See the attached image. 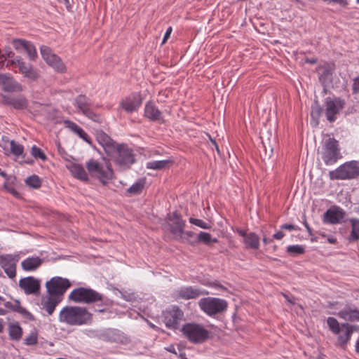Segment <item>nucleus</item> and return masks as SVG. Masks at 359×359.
Masks as SVG:
<instances>
[{"mask_svg": "<svg viewBox=\"0 0 359 359\" xmlns=\"http://www.w3.org/2000/svg\"><path fill=\"white\" fill-rule=\"evenodd\" d=\"M58 319L60 323L79 326L90 323L92 314L85 307L67 306L60 311Z\"/></svg>", "mask_w": 359, "mask_h": 359, "instance_id": "f257e3e1", "label": "nucleus"}, {"mask_svg": "<svg viewBox=\"0 0 359 359\" xmlns=\"http://www.w3.org/2000/svg\"><path fill=\"white\" fill-rule=\"evenodd\" d=\"M327 324L330 330L337 336L336 345L340 348H346L348 344L351 336L357 326L347 323L340 324L338 320L333 317H328Z\"/></svg>", "mask_w": 359, "mask_h": 359, "instance_id": "f03ea898", "label": "nucleus"}, {"mask_svg": "<svg viewBox=\"0 0 359 359\" xmlns=\"http://www.w3.org/2000/svg\"><path fill=\"white\" fill-rule=\"evenodd\" d=\"M88 174L97 178L100 182L106 184L113 178L114 172L109 163H101L95 159H90L86 163Z\"/></svg>", "mask_w": 359, "mask_h": 359, "instance_id": "7ed1b4c3", "label": "nucleus"}, {"mask_svg": "<svg viewBox=\"0 0 359 359\" xmlns=\"http://www.w3.org/2000/svg\"><path fill=\"white\" fill-rule=\"evenodd\" d=\"M69 299L76 303L86 304L103 302V296L97 291L89 287H78L74 289L69 294Z\"/></svg>", "mask_w": 359, "mask_h": 359, "instance_id": "20e7f679", "label": "nucleus"}, {"mask_svg": "<svg viewBox=\"0 0 359 359\" xmlns=\"http://www.w3.org/2000/svg\"><path fill=\"white\" fill-rule=\"evenodd\" d=\"M359 176V161H350L341 164L337 168L329 172L331 180H346L355 179Z\"/></svg>", "mask_w": 359, "mask_h": 359, "instance_id": "39448f33", "label": "nucleus"}, {"mask_svg": "<svg viewBox=\"0 0 359 359\" xmlns=\"http://www.w3.org/2000/svg\"><path fill=\"white\" fill-rule=\"evenodd\" d=\"M183 335L191 343L201 344L209 338L210 332L202 325L189 323L182 328Z\"/></svg>", "mask_w": 359, "mask_h": 359, "instance_id": "423d86ee", "label": "nucleus"}, {"mask_svg": "<svg viewBox=\"0 0 359 359\" xmlns=\"http://www.w3.org/2000/svg\"><path fill=\"white\" fill-rule=\"evenodd\" d=\"M341 157L338 141L331 137L325 140L321 151V158L325 164L333 165Z\"/></svg>", "mask_w": 359, "mask_h": 359, "instance_id": "0eeeda50", "label": "nucleus"}, {"mask_svg": "<svg viewBox=\"0 0 359 359\" xmlns=\"http://www.w3.org/2000/svg\"><path fill=\"white\" fill-rule=\"evenodd\" d=\"M198 306L205 313L212 316L226 310L228 304L222 299L204 297L199 300Z\"/></svg>", "mask_w": 359, "mask_h": 359, "instance_id": "6e6552de", "label": "nucleus"}, {"mask_svg": "<svg viewBox=\"0 0 359 359\" xmlns=\"http://www.w3.org/2000/svg\"><path fill=\"white\" fill-rule=\"evenodd\" d=\"M114 158L115 162L121 167L128 168L134 163L135 158L133 150L126 144H116L113 154H109Z\"/></svg>", "mask_w": 359, "mask_h": 359, "instance_id": "1a4fd4ad", "label": "nucleus"}, {"mask_svg": "<svg viewBox=\"0 0 359 359\" xmlns=\"http://www.w3.org/2000/svg\"><path fill=\"white\" fill-rule=\"evenodd\" d=\"M40 51L43 59L56 72L60 74L67 72V67L61 57L54 53L49 47L42 46L40 48Z\"/></svg>", "mask_w": 359, "mask_h": 359, "instance_id": "9d476101", "label": "nucleus"}, {"mask_svg": "<svg viewBox=\"0 0 359 359\" xmlns=\"http://www.w3.org/2000/svg\"><path fill=\"white\" fill-rule=\"evenodd\" d=\"M46 286L49 295L62 298L65 292L71 287V283L67 278L55 276L48 281Z\"/></svg>", "mask_w": 359, "mask_h": 359, "instance_id": "9b49d317", "label": "nucleus"}, {"mask_svg": "<svg viewBox=\"0 0 359 359\" xmlns=\"http://www.w3.org/2000/svg\"><path fill=\"white\" fill-rule=\"evenodd\" d=\"M20 259L18 255H0V266L8 278L13 279L16 276L17 263Z\"/></svg>", "mask_w": 359, "mask_h": 359, "instance_id": "f8f14e48", "label": "nucleus"}, {"mask_svg": "<svg viewBox=\"0 0 359 359\" xmlns=\"http://www.w3.org/2000/svg\"><path fill=\"white\" fill-rule=\"evenodd\" d=\"M142 104V97L140 93H132L123 98L119 105L127 113L131 114L137 111Z\"/></svg>", "mask_w": 359, "mask_h": 359, "instance_id": "ddd939ff", "label": "nucleus"}, {"mask_svg": "<svg viewBox=\"0 0 359 359\" xmlns=\"http://www.w3.org/2000/svg\"><path fill=\"white\" fill-rule=\"evenodd\" d=\"M344 102L340 98L327 97L325 102V116L330 122H333L337 118V115L344 108Z\"/></svg>", "mask_w": 359, "mask_h": 359, "instance_id": "4468645a", "label": "nucleus"}, {"mask_svg": "<svg viewBox=\"0 0 359 359\" xmlns=\"http://www.w3.org/2000/svg\"><path fill=\"white\" fill-rule=\"evenodd\" d=\"M184 313L177 306H172L167 309L164 313V323L165 326L170 329L176 330L179 327L180 323L183 320Z\"/></svg>", "mask_w": 359, "mask_h": 359, "instance_id": "2eb2a0df", "label": "nucleus"}, {"mask_svg": "<svg viewBox=\"0 0 359 359\" xmlns=\"http://www.w3.org/2000/svg\"><path fill=\"white\" fill-rule=\"evenodd\" d=\"M166 221L169 224L171 233L176 237L181 238L184 233L185 222L182 219L181 215L177 212H173L168 215Z\"/></svg>", "mask_w": 359, "mask_h": 359, "instance_id": "dca6fc26", "label": "nucleus"}, {"mask_svg": "<svg viewBox=\"0 0 359 359\" xmlns=\"http://www.w3.org/2000/svg\"><path fill=\"white\" fill-rule=\"evenodd\" d=\"M208 294L209 292L206 290H202L192 286H184L176 290L175 297L176 299L188 300L196 299L201 295H207Z\"/></svg>", "mask_w": 359, "mask_h": 359, "instance_id": "f3484780", "label": "nucleus"}, {"mask_svg": "<svg viewBox=\"0 0 359 359\" xmlns=\"http://www.w3.org/2000/svg\"><path fill=\"white\" fill-rule=\"evenodd\" d=\"M346 212L339 206H332L323 215V222L325 224H337L342 222Z\"/></svg>", "mask_w": 359, "mask_h": 359, "instance_id": "a211bd4d", "label": "nucleus"}, {"mask_svg": "<svg viewBox=\"0 0 359 359\" xmlns=\"http://www.w3.org/2000/svg\"><path fill=\"white\" fill-rule=\"evenodd\" d=\"M237 233L243 237V243L245 248L251 250H257L260 246L259 236L255 232H248L245 230L238 229Z\"/></svg>", "mask_w": 359, "mask_h": 359, "instance_id": "6ab92c4d", "label": "nucleus"}, {"mask_svg": "<svg viewBox=\"0 0 359 359\" xmlns=\"http://www.w3.org/2000/svg\"><path fill=\"white\" fill-rule=\"evenodd\" d=\"M19 287L26 294H37L39 292L41 285L38 279L29 276L19 280Z\"/></svg>", "mask_w": 359, "mask_h": 359, "instance_id": "aec40b11", "label": "nucleus"}, {"mask_svg": "<svg viewBox=\"0 0 359 359\" xmlns=\"http://www.w3.org/2000/svg\"><path fill=\"white\" fill-rule=\"evenodd\" d=\"M2 99L4 104L12 106L18 110L25 109L28 106L27 100L21 95L16 96L4 95H2Z\"/></svg>", "mask_w": 359, "mask_h": 359, "instance_id": "412c9836", "label": "nucleus"}, {"mask_svg": "<svg viewBox=\"0 0 359 359\" xmlns=\"http://www.w3.org/2000/svg\"><path fill=\"white\" fill-rule=\"evenodd\" d=\"M144 116L151 121L163 122V118L162 116L161 111L156 106L154 102L148 101L144 109Z\"/></svg>", "mask_w": 359, "mask_h": 359, "instance_id": "4be33fe9", "label": "nucleus"}, {"mask_svg": "<svg viewBox=\"0 0 359 359\" xmlns=\"http://www.w3.org/2000/svg\"><path fill=\"white\" fill-rule=\"evenodd\" d=\"M0 86L2 87L4 91L7 92H20L22 90L21 84L7 74H0Z\"/></svg>", "mask_w": 359, "mask_h": 359, "instance_id": "5701e85b", "label": "nucleus"}, {"mask_svg": "<svg viewBox=\"0 0 359 359\" xmlns=\"http://www.w3.org/2000/svg\"><path fill=\"white\" fill-rule=\"evenodd\" d=\"M13 45L16 50L23 48L27 52L29 60H34L36 58V50L31 42L23 39H14Z\"/></svg>", "mask_w": 359, "mask_h": 359, "instance_id": "b1692460", "label": "nucleus"}, {"mask_svg": "<svg viewBox=\"0 0 359 359\" xmlns=\"http://www.w3.org/2000/svg\"><path fill=\"white\" fill-rule=\"evenodd\" d=\"M66 168L74 177L84 182L88 181V173L82 165L74 162H69L66 165Z\"/></svg>", "mask_w": 359, "mask_h": 359, "instance_id": "393cba45", "label": "nucleus"}, {"mask_svg": "<svg viewBox=\"0 0 359 359\" xmlns=\"http://www.w3.org/2000/svg\"><path fill=\"white\" fill-rule=\"evenodd\" d=\"M97 140L108 155L113 154V149L117 144L109 136L103 132H100L97 134Z\"/></svg>", "mask_w": 359, "mask_h": 359, "instance_id": "a878e982", "label": "nucleus"}, {"mask_svg": "<svg viewBox=\"0 0 359 359\" xmlns=\"http://www.w3.org/2000/svg\"><path fill=\"white\" fill-rule=\"evenodd\" d=\"M75 105L86 116L92 118L93 116H95L94 113L90 109L89 100L85 95H79L75 100Z\"/></svg>", "mask_w": 359, "mask_h": 359, "instance_id": "bb28decb", "label": "nucleus"}, {"mask_svg": "<svg viewBox=\"0 0 359 359\" xmlns=\"http://www.w3.org/2000/svg\"><path fill=\"white\" fill-rule=\"evenodd\" d=\"M43 263V260L39 257H27L21 262V266L25 271L36 270Z\"/></svg>", "mask_w": 359, "mask_h": 359, "instance_id": "cd10ccee", "label": "nucleus"}, {"mask_svg": "<svg viewBox=\"0 0 359 359\" xmlns=\"http://www.w3.org/2000/svg\"><path fill=\"white\" fill-rule=\"evenodd\" d=\"M64 123L66 128L76 133L82 140L88 143H90V138L89 137L88 135L76 123L69 120L65 121Z\"/></svg>", "mask_w": 359, "mask_h": 359, "instance_id": "c85d7f7f", "label": "nucleus"}, {"mask_svg": "<svg viewBox=\"0 0 359 359\" xmlns=\"http://www.w3.org/2000/svg\"><path fill=\"white\" fill-rule=\"evenodd\" d=\"M62 298L49 295L42 302L43 308L46 311L48 315H52L57 305L62 301Z\"/></svg>", "mask_w": 359, "mask_h": 359, "instance_id": "c756f323", "label": "nucleus"}, {"mask_svg": "<svg viewBox=\"0 0 359 359\" xmlns=\"http://www.w3.org/2000/svg\"><path fill=\"white\" fill-rule=\"evenodd\" d=\"M338 316L345 320L359 322V311L357 309L347 307L340 311Z\"/></svg>", "mask_w": 359, "mask_h": 359, "instance_id": "7c9ffc66", "label": "nucleus"}, {"mask_svg": "<svg viewBox=\"0 0 359 359\" xmlns=\"http://www.w3.org/2000/svg\"><path fill=\"white\" fill-rule=\"evenodd\" d=\"M8 335L11 339L19 341L23 334V330L19 323H11L8 325Z\"/></svg>", "mask_w": 359, "mask_h": 359, "instance_id": "2f4dec72", "label": "nucleus"}, {"mask_svg": "<svg viewBox=\"0 0 359 359\" xmlns=\"http://www.w3.org/2000/svg\"><path fill=\"white\" fill-rule=\"evenodd\" d=\"M172 163V161L167 160L154 161L147 163L146 168L147 169L160 170L169 167Z\"/></svg>", "mask_w": 359, "mask_h": 359, "instance_id": "473e14b6", "label": "nucleus"}, {"mask_svg": "<svg viewBox=\"0 0 359 359\" xmlns=\"http://www.w3.org/2000/svg\"><path fill=\"white\" fill-rule=\"evenodd\" d=\"M348 221L351 226L348 239L350 241H358L359 240V219L350 218Z\"/></svg>", "mask_w": 359, "mask_h": 359, "instance_id": "72a5a7b5", "label": "nucleus"}, {"mask_svg": "<svg viewBox=\"0 0 359 359\" xmlns=\"http://www.w3.org/2000/svg\"><path fill=\"white\" fill-rule=\"evenodd\" d=\"M145 184L146 180L144 178L138 180L127 189V192L131 195L140 194L142 191Z\"/></svg>", "mask_w": 359, "mask_h": 359, "instance_id": "f704fd0d", "label": "nucleus"}, {"mask_svg": "<svg viewBox=\"0 0 359 359\" xmlns=\"http://www.w3.org/2000/svg\"><path fill=\"white\" fill-rule=\"evenodd\" d=\"M11 63L18 68L19 72L23 74L29 70V68L32 66L31 65L27 64L20 57H15L11 60Z\"/></svg>", "mask_w": 359, "mask_h": 359, "instance_id": "c9c22d12", "label": "nucleus"}, {"mask_svg": "<svg viewBox=\"0 0 359 359\" xmlns=\"http://www.w3.org/2000/svg\"><path fill=\"white\" fill-rule=\"evenodd\" d=\"M11 147L9 149L8 152L13 154L16 157L19 156H25L24 155V147L18 144V142H15L14 140H11V142L10 143Z\"/></svg>", "mask_w": 359, "mask_h": 359, "instance_id": "e433bc0d", "label": "nucleus"}, {"mask_svg": "<svg viewBox=\"0 0 359 359\" xmlns=\"http://www.w3.org/2000/svg\"><path fill=\"white\" fill-rule=\"evenodd\" d=\"M198 241L208 245L211 243H216L218 242V240L217 238H212L211 234L209 233L201 231L198 235Z\"/></svg>", "mask_w": 359, "mask_h": 359, "instance_id": "4c0bfd02", "label": "nucleus"}, {"mask_svg": "<svg viewBox=\"0 0 359 359\" xmlns=\"http://www.w3.org/2000/svg\"><path fill=\"white\" fill-rule=\"evenodd\" d=\"M38 332L36 330H32L24 339V344L27 346H34L38 344Z\"/></svg>", "mask_w": 359, "mask_h": 359, "instance_id": "58836bf2", "label": "nucleus"}, {"mask_svg": "<svg viewBox=\"0 0 359 359\" xmlns=\"http://www.w3.org/2000/svg\"><path fill=\"white\" fill-rule=\"evenodd\" d=\"M14 311L18 312V313L21 314L22 316L29 320H34V316H32V314L30 312H29L26 309L21 306L18 301H15Z\"/></svg>", "mask_w": 359, "mask_h": 359, "instance_id": "ea45409f", "label": "nucleus"}, {"mask_svg": "<svg viewBox=\"0 0 359 359\" xmlns=\"http://www.w3.org/2000/svg\"><path fill=\"white\" fill-rule=\"evenodd\" d=\"M25 183L27 186L34 189H39L41 185L40 178L36 175L27 177L25 180Z\"/></svg>", "mask_w": 359, "mask_h": 359, "instance_id": "a19ab883", "label": "nucleus"}, {"mask_svg": "<svg viewBox=\"0 0 359 359\" xmlns=\"http://www.w3.org/2000/svg\"><path fill=\"white\" fill-rule=\"evenodd\" d=\"M31 154L35 158L41 159L43 161H45L47 159V156L44 152L36 145L32 146L31 148Z\"/></svg>", "mask_w": 359, "mask_h": 359, "instance_id": "79ce46f5", "label": "nucleus"}, {"mask_svg": "<svg viewBox=\"0 0 359 359\" xmlns=\"http://www.w3.org/2000/svg\"><path fill=\"white\" fill-rule=\"evenodd\" d=\"M287 252L291 255H302L304 253L305 250L302 245H289L287 248Z\"/></svg>", "mask_w": 359, "mask_h": 359, "instance_id": "37998d69", "label": "nucleus"}, {"mask_svg": "<svg viewBox=\"0 0 359 359\" xmlns=\"http://www.w3.org/2000/svg\"><path fill=\"white\" fill-rule=\"evenodd\" d=\"M189 221L191 224H194L204 229H209L211 227L210 224H208L207 222H204L202 219L190 217Z\"/></svg>", "mask_w": 359, "mask_h": 359, "instance_id": "c03bdc74", "label": "nucleus"}, {"mask_svg": "<svg viewBox=\"0 0 359 359\" xmlns=\"http://www.w3.org/2000/svg\"><path fill=\"white\" fill-rule=\"evenodd\" d=\"M11 142V140H10L7 137L4 136L2 137L1 140H0V147L3 148L6 154H8V151L11 144H10Z\"/></svg>", "mask_w": 359, "mask_h": 359, "instance_id": "a18cd8bd", "label": "nucleus"}, {"mask_svg": "<svg viewBox=\"0 0 359 359\" xmlns=\"http://www.w3.org/2000/svg\"><path fill=\"white\" fill-rule=\"evenodd\" d=\"M24 76L32 80H36L39 78L38 72L31 66Z\"/></svg>", "mask_w": 359, "mask_h": 359, "instance_id": "49530a36", "label": "nucleus"}, {"mask_svg": "<svg viewBox=\"0 0 359 359\" xmlns=\"http://www.w3.org/2000/svg\"><path fill=\"white\" fill-rule=\"evenodd\" d=\"M4 188L15 196H18L19 195L18 192L10 185L8 181H6L4 184Z\"/></svg>", "mask_w": 359, "mask_h": 359, "instance_id": "de8ad7c7", "label": "nucleus"}, {"mask_svg": "<svg viewBox=\"0 0 359 359\" xmlns=\"http://www.w3.org/2000/svg\"><path fill=\"white\" fill-rule=\"evenodd\" d=\"M201 283L204 285L212 287H215V288H219L222 290H226V288L224 287H223L222 285H221L217 283H210V282L204 280V281L201 282Z\"/></svg>", "mask_w": 359, "mask_h": 359, "instance_id": "09e8293b", "label": "nucleus"}, {"mask_svg": "<svg viewBox=\"0 0 359 359\" xmlns=\"http://www.w3.org/2000/svg\"><path fill=\"white\" fill-rule=\"evenodd\" d=\"M280 229H286V230H289V231H292V230L297 231V230H299V228L298 226L292 225V224H285L281 225L280 226Z\"/></svg>", "mask_w": 359, "mask_h": 359, "instance_id": "8fccbe9b", "label": "nucleus"}, {"mask_svg": "<svg viewBox=\"0 0 359 359\" xmlns=\"http://www.w3.org/2000/svg\"><path fill=\"white\" fill-rule=\"evenodd\" d=\"M353 93H359V76L357 78H355L353 81Z\"/></svg>", "mask_w": 359, "mask_h": 359, "instance_id": "3c124183", "label": "nucleus"}, {"mask_svg": "<svg viewBox=\"0 0 359 359\" xmlns=\"http://www.w3.org/2000/svg\"><path fill=\"white\" fill-rule=\"evenodd\" d=\"M172 32V27H168V29L164 34L163 41H162L163 44L165 43L167 41V40L170 38Z\"/></svg>", "mask_w": 359, "mask_h": 359, "instance_id": "603ef678", "label": "nucleus"}, {"mask_svg": "<svg viewBox=\"0 0 359 359\" xmlns=\"http://www.w3.org/2000/svg\"><path fill=\"white\" fill-rule=\"evenodd\" d=\"M285 236V233L280 231L273 235V238L276 240H280Z\"/></svg>", "mask_w": 359, "mask_h": 359, "instance_id": "864d4df0", "label": "nucleus"}, {"mask_svg": "<svg viewBox=\"0 0 359 359\" xmlns=\"http://www.w3.org/2000/svg\"><path fill=\"white\" fill-rule=\"evenodd\" d=\"M4 306L6 308L10 309L14 311V307L15 306V302L14 303L11 302H7L4 304Z\"/></svg>", "mask_w": 359, "mask_h": 359, "instance_id": "5fc2aeb1", "label": "nucleus"}, {"mask_svg": "<svg viewBox=\"0 0 359 359\" xmlns=\"http://www.w3.org/2000/svg\"><path fill=\"white\" fill-rule=\"evenodd\" d=\"M272 241L273 240L271 238H269L266 237V236L263 235V236H262V241H263V243L264 245H267V244L271 243Z\"/></svg>", "mask_w": 359, "mask_h": 359, "instance_id": "6e6d98bb", "label": "nucleus"}, {"mask_svg": "<svg viewBox=\"0 0 359 359\" xmlns=\"http://www.w3.org/2000/svg\"><path fill=\"white\" fill-rule=\"evenodd\" d=\"M303 224H304V226L306 227V230H307L308 233H309V234H311V233H312L311 229L310 226L309 225V224H308V222H307V221H306V218H305V217H304V222H303Z\"/></svg>", "mask_w": 359, "mask_h": 359, "instance_id": "4d7b16f0", "label": "nucleus"}, {"mask_svg": "<svg viewBox=\"0 0 359 359\" xmlns=\"http://www.w3.org/2000/svg\"><path fill=\"white\" fill-rule=\"evenodd\" d=\"M166 350L169 352L173 353L175 354H177L175 346L173 345H170L168 348H166Z\"/></svg>", "mask_w": 359, "mask_h": 359, "instance_id": "13d9d810", "label": "nucleus"}, {"mask_svg": "<svg viewBox=\"0 0 359 359\" xmlns=\"http://www.w3.org/2000/svg\"><path fill=\"white\" fill-rule=\"evenodd\" d=\"M0 175L2 176L3 177H4L6 180V181H9L10 177L7 175V174L5 172L2 171L1 169H0Z\"/></svg>", "mask_w": 359, "mask_h": 359, "instance_id": "bf43d9fd", "label": "nucleus"}, {"mask_svg": "<svg viewBox=\"0 0 359 359\" xmlns=\"http://www.w3.org/2000/svg\"><path fill=\"white\" fill-rule=\"evenodd\" d=\"M327 241L330 243L335 244L337 243V239L335 238H334V237H328L327 238Z\"/></svg>", "mask_w": 359, "mask_h": 359, "instance_id": "052dcab7", "label": "nucleus"}, {"mask_svg": "<svg viewBox=\"0 0 359 359\" xmlns=\"http://www.w3.org/2000/svg\"><path fill=\"white\" fill-rule=\"evenodd\" d=\"M306 62L311 64H315L317 62V60L315 58L306 59Z\"/></svg>", "mask_w": 359, "mask_h": 359, "instance_id": "680f3d73", "label": "nucleus"}, {"mask_svg": "<svg viewBox=\"0 0 359 359\" xmlns=\"http://www.w3.org/2000/svg\"><path fill=\"white\" fill-rule=\"evenodd\" d=\"M355 351L357 353H359V338L358 339L355 343Z\"/></svg>", "mask_w": 359, "mask_h": 359, "instance_id": "e2e57ef3", "label": "nucleus"}, {"mask_svg": "<svg viewBox=\"0 0 359 359\" xmlns=\"http://www.w3.org/2000/svg\"><path fill=\"white\" fill-rule=\"evenodd\" d=\"M284 297H285V299H287V301L290 304H294V302H292L290 299H289V297H288L287 295H284Z\"/></svg>", "mask_w": 359, "mask_h": 359, "instance_id": "0e129e2a", "label": "nucleus"}, {"mask_svg": "<svg viewBox=\"0 0 359 359\" xmlns=\"http://www.w3.org/2000/svg\"><path fill=\"white\" fill-rule=\"evenodd\" d=\"M185 234L188 236H192L194 235V233L192 231H186Z\"/></svg>", "mask_w": 359, "mask_h": 359, "instance_id": "69168bd1", "label": "nucleus"}, {"mask_svg": "<svg viewBox=\"0 0 359 359\" xmlns=\"http://www.w3.org/2000/svg\"><path fill=\"white\" fill-rule=\"evenodd\" d=\"M4 330V326L1 323H0V333H1Z\"/></svg>", "mask_w": 359, "mask_h": 359, "instance_id": "338daca9", "label": "nucleus"}, {"mask_svg": "<svg viewBox=\"0 0 359 359\" xmlns=\"http://www.w3.org/2000/svg\"><path fill=\"white\" fill-rule=\"evenodd\" d=\"M212 142H213V144L215 145L217 150V151H219V148H218V146H217V144H216V142H215V141H212Z\"/></svg>", "mask_w": 359, "mask_h": 359, "instance_id": "774afa93", "label": "nucleus"}]
</instances>
